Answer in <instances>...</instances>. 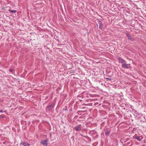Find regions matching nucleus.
Returning a JSON list of instances; mask_svg holds the SVG:
<instances>
[{"instance_id": "f257e3e1", "label": "nucleus", "mask_w": 146, "mask_h": 146, "mask_svg": "<svg viewBox=\"0 0 146 146\" xmlns=\"http://www.w3.org/2000/svg\"><path fill=\"white\" fill-rule=\"evenodd\" d=\"M55 105V103H53L51 105H48L46 108V110L48 111H52L54 108Z\"/></svg>"}, {"instance_id": "f03ea898", "label": "nucleus", "mask_w": 146, "mask_h": 146, "mask_svg": "<svg viewBox=\"0 0 146 146\" xmlns=\"http://www.w3.org/2000/svg\"><path fill=\"white\" fill-rule=\"evenodd\" d=\"M122 67L124 68L129 69L130 68V64H127L126 63H124L122 65Z\"/></svg>"}, {"instance_id": "7ed1b4c3", "label": "nucleus", "mask_w": 146, "mask_h": 146, "mask_svg": "<svg viewBox=\"0 0 146 146\" xmlns=\"http://www.w3.org/2000/svg\"><path fill=\"white\" fill-rule=\"evenodd\" d=\"M105 131L106 132L105 135L106 136H109V134L111 132V129L109 128H107L106 129Z\"/></svg>"}, {"instance_id": "20e7f679", "label": "nucleus", "mask_w": 146, "mask_h": 146, "mask_svg": "<svg viewBox=\"0 0 146 146\" xmlns=\"http://www.w3.org/2000/svg\"><path fill=\"white\" fill-rule=\"evenodd\" d=\"M118 60L119 62L120 63H121L122 64H123L124 63L126 62L125 60L121 58L120 57H118Z\"/></svg>"}, {"instance_id": "39448f33", "label": "nucleus", "mask_w": 146, "mask_h": 146, "mask_svg": "<svg viewBox=\"0 0 146 146\" xmlns=\"http://www.w3.org/2000/svg\"><path fill=\"white\" fill-rule=\"evenodd\" d=\"M80 125L78 126L75 127L74 129L77 131H79L81 130V127L79 126V125Z\"/></svg>"}, {"instance_id": "423d86ee", "label": "nucleus", "mask_w": 146, "mask_h": 146, "mask_svg": "<svg viewBox=\"0 0 146 146\" xmlns=\"http://www.w3.org/2000/svg\"><path fill=\"white\" fill-rule=\"evenodd\" d=\"M98 23L99 25V28L100 29L102 30L103 27V25L102 23L99 20L98 21Z\"/></svg>"}, {"instance_id": "0eeeda50", "label": "nucleus", "mask_w": 146, "mask_h": 146, "mask_svg": "<svg viewBox=\"0 0 146 146\" xmlns=\"http://www.w3.org/2000/svg\"><path fill=\"white\" fill-rule=\"evenodd\" d=\"M48 141V139L42 141L41 142V143L44 146H47Z\"/></svg>"}, {"instance_id": "6e6552de", "label": "nucleus", "mask_w": 146, "mask_h": 146, "mask_svg": "<svg viewBox=\"0 0 146 146\" xmlns=\"http://www.w3.org/2000/svg\"><path fill=\"white\" fill-rule=\"evenodd\" d=\"M0 76L3 77L6 76V74L2 70H0Z\"/></svg>"}, {"instance_id": "1a4fd4ad", "label": "nucleus", "mask_w": 146, "mask_h": 146, "mask_svg": "<svg viewBox=\"0 0 146 146\" xmlns=\"http://www.w3.org/2000/svg\"><path fill=\"white\" fill-rule=\"evenodd\" d=\"M20 145H23L24 146H29L30 145L27 143L23 142H21L20 144Z\"/></svg>"}, {"instance_id": "9d476101", "label": "nucleus", "mask_w": 146, "mask_h": 146, "mask_svg": "<svg viewBox=\"0 0 146 146\" xmlns=\"http://www.w3.org/2000/svg\"><path fill=\"white\" fill-rule=\"evenodd\" d=\"M126 35L128 37L129 39L131 41H134V40L133 38L131 36L129 35L128 33H127Z\"/></svg>"}, {"instance_id": "9b49d317", "label": "nucleus", "mask_w": 146, "mask_h": 146, "mask_svg": "<svg viewBox=\"0 0 146 146\" xmlns=\"http://www.w3.org/2000/svg\"><path fill=\"white\" fill-rule=\"evenodd\" d=\"M140 137L139 136H136L134 137V138L137 140L139 141H141V139H140Z\"/></svg>"}, {"instance_id": "f8f14e48", "label": "nucleus", "mask_w": 146, "mask_h": 146, "mask_svg": "<svg viewBox=\"0 0 146 146\" xmlns=\"http://www.w3.org/2000/svg\"><path fill=\"white\" fill-rule=\"evenodd\" d=\"M9 11L12 13H15L17 12V11L15 10H12L11 9L9 10Z\"/></svg>"}, {"instance_id": "ddd939ff", "label": "nucleus", "mask_w": 146, "mask_h": 146, "mask_svg": "<svg viewBox=\"0 0 146 146\" xmlns=\"http://www.w3.org/2000/svg\"><path fill=\"white\" fill-rule=\"evenodd\" d=\"M83 137L87 138L88 139L89 141H91V139H90V137H88L87 136H85L84 135Z\"/></svg>"}, {"instance_id": "4468645a", "label": "nucleus", "mask_w": 146, "mask_h": 146, "mask_svg": "<svg viewBox=\"0 0 146 146\" xmlns=\"http://www.w3.org/2000/svg\"><path fill=\"white\" fill-rule=\"evenodd\" d=\"M127 145H131V141H129L127 143Z\"/></svg>"}, {"instance_id": "2eb2a0df", "label": "nucleus", "mask_w": 146, "mask_h": 146, "mask_svg": "<svg viewBox=\"0 0 146 146\" xmlns=\"http://www.w3.org/2000/svg\"><path fill=\"white\" fill-rule=\"evenodd\" d=\"M65 108H64L63 110L64 111V110H65V111H67V108H66V107H65Z\"/></svg>"}, {"instance_id": "dca6fc26", "label": "nucleus", "mask_w": 146, "mask_h": 146, "mask_svg": "<svg viewBox=\"0 0 146 146\" xmlns=\"http://www.w3.org/2000/svg\"><path fill=\"white\" fill-rule=\"evenodd\" d=\"M106 79H107V81H110L111 80L110 79V78H106Z\"/></svg>"}, {"instance_id": "f3484780", "label": "nucleus", "mask_w": 146, "mask_h": 146, "mask_svg": "<svg viewBox=\"0 0 146 146\" xmlns=\"http://www.w3.org/2000/svg\"><path fill=\"white\" fill-rule=\"evenodd\" d=\"M9 71L10 72H12V69H9Z\"/></svg>"}, {"instance_id": "a211bd4d", "label": "nucleus", "mask_w": 146, "mask_h": 146, "mask_svg": "<svg viewBox=\"0 0 146 146\" xmlns=\"http://www.w3.org/2000/svg\"><path fill=\"white\" fill-rule=\"evenodd\" d=\"M80 135H81L83 137V136H84L82 134H81V133H80Z\"/></svg>"}, {"instance_id": "6ab92c4d", "label": "nucleus", "mask_w": 146, "mask_h": 146, "mask_svg": "<svg viewBox=\"0 0 146 146\" xmlns=\"http://www.w3.org/2000/svg\"><path fill=\"white\" fill-rule=\"evenodd\" d=\"M0 117H1L2 118H4V117L1 116V115L0 116Z\"/></svg>"}, {"instance_id": "aec40b11", "label": "nucleus", "mask_w": 146, "mask_h": 146, "mask_svg": "<svg viewBox=\"0 0 146 146\" xmlns=\"http://www.w3.org/2000/svg\"><path fill=\"white\" fill-rule=\"evenodd\" d=\"M3 112L2 110L0 111V113H2Z\"/></svg>"}, {"instance_id": "412c9836", "label": "nucleus", "mask_w": 146, "mask_h": 146, "mask_svg": "<svg viewBox=\"0 0 146 146\" xmlns=\"http://www.w3.org/2000/svg\"><path fill=\"white\" fill-rule=\"evenodd\" d=\"M143 146H146V145H143Z\"/></svg>"}, {"instance_id": "4be33fe9", "label": "nucleus", "mask_w": 146, "mask_h": 146, "mask_svg": "<svg viewBox=\"0 0 146 146\" xmlns=\"http://www.w3.org/2000/svg\"><path fill=\"white\" fill-rule=\"evenodd\" d=\"M137 112L136 113V114H137V113H138V112Z\"/></svg>"}, {"instance_id": "5701e85b", "label": "nucleus", "mask_w": 146, "mask_h": 146, "mask_svg": "<svg viewBox=\"0 0 146 146\" xmlns=\"http://www.w3.org/2000/svg\"><path fill=\"white\" fill-rule=\"evenodd\" d=\"M137 112L136 113V114H137V113H138V112Z\"/></svg>"}, {"instance_id": "b1692460", "label": "nucleus", "mask_w": 146, "mask_h": 146, "mask_svg": "<svg viewBox=\"0 0 146 146\" xmlns=\"http://www.w3.org/2000/svg\"><path fill=\"white\" fill-rule=\"evenodd\" d=\"M137 112L136 113V114H137V113H138V112Z\"/></svg>"}, {"instance_id": "393cba45", "label": "nucleus", "mask_w": 146, "mask_h": 146, "mask_svg": "<svg viewBox=\"0 0 146 146\" xmlns=\"http://www.w3.org/2000/svg\"><path fill=\"white\" fill-rule=\"evenodd\" d=\"M86 146H90V145H86Z\"/></svg>"}]
</instances>
